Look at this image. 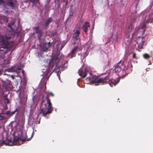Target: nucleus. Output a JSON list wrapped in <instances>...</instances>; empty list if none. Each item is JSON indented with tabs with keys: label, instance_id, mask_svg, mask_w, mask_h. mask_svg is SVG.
I'll return each mask as SVG.
<instances>
[{
	"label": "nucleus",
	"instance_id": "16",
	"mask_svg": "<svg viewBox=\"0 0 153 153\" xmlns=\"http://www.w3.org/2000/svg\"><path fill=\"white\" fill-rule=\"evenodd\" d=\"M52 22V19L51 17H50L48 18L45 24V28H47V27L49 26L50 23Z\"/></svg>",
	"mask_w": 153,
	"mask_h": 153
},
{
	"label": "nucleus",
	"instance_id": "29",
	"mask_svg": "<svg viewBox=\"0 0 153 153\" xmlns=\"http://www.w3.org/2000/svg\"><path fill=\"white\" fill-rule=\"evenodd\" d=\"M59 55L58 54H56V55L54 56L53 57V59L55 60H56L59 59Z\"/></svg>",
	"mask_w": 153,
	"mask_h": 153
},
{
	"label": "nucleus",
	"instance_id": "41",
	"mask_svg": "<svg viewBox=\"0 0 153 153\" xmlns=\"http://www.w3.org/2000/svg\"><path fill=\"white\" fill-rule=\"evenodd\" d=\"M53 65H53H53H52V67H53Z\"/></svg>",
	"mask_w": 153,
	"mask_h": 153
},
{
	"label": "nucleus",
	"instance_id": "28",
	"mask_svg": "<svg viewBox=\"0 0 153 153\" xmlns=\"http://www.w3.org/2000/svg\"><path fill=\"white\" fill-rule=\"evenodd\" d=\"M143 56L144 58L146 59H147L149 58L150 56L148 54L145 53L143 55Z\"/></svg>",
	"mask_w": 153,
	"mask_h": 153
},
{
	"label": "nucleus",
	"instance_id": "21",
	"mask_svg": "<svg viewBox=\"0 0 153 153\" xmlns=\"http://www.w3.org/2000/svg\"><path fill=\"white\" fill-rule=\"evenodd\" d=\"M134 27L133 26V24H131L128 26L127 30L129 33L132 32V30H133Z\"/></svg>",
	"mask_w": 153,
	"mask_h": 153
},
{
	"label": "nucleus",
	"instance_id": "23",
	"mask_svg": "<svg viewBox=\"0 0 153 153\" xmlns=\"http://www.w3.org/2000/svg\"><path fill=\"white\" fill-rule=\"evenodd\" d=\"M30 2L33 3V5H35L37 3H39V0H29Z\"/></svg>",
	"mask_w": 153,
	"mask_h": 153
},
{
	"label": "nucleus",
	"instance_id": "9",
	"mask_svg": "<svg viewBox=\"0 0 153 153\" xmlns=\"http://www.w3.org/2000/svg\"><path fill=\"white\" fill-rule=\"evenodd\" d=\"M87 72V70L85 69L83 70L82 68H80L78 71L79 75L83 78H85L86 76Z\"/></svg>",
	"mask_w": 153,
	"mask_h": 153
},
{
	"label": "nucleus",
	"instance_id": "22",
	"mask_svg": "<svg viewBox=\"0 0 153 153\" xmlns=\"http://www.w3.org/2000/svg\"><path fill=\"white\" fill-rule=\"evenodd\" d=\"M10 101L8 98H7V95H5L4 98V103L5 104H7L9 103Z\"/></svg>",
	"mask_w": 153,
	"mask_h": 153
},
{
	"label": "nucleus",
	"instance_id": "24",
	"mask_svg": "<svg viewBox=\"0 0 153 153\" xmlns=\"http://www.w3.org/2000/svg\"><path fill=\"white\" fill-rule=\"evenodd\" d=\"M146 22L144 21L140 25L141 27L142 28H144L146 27Z\"/></svg>",
	"mask_w": 153,
	"mask_h": 153
},
{
	"label": "nucleus",
	"instance_id": "2",
	"mask_svg": "<svg viewBox=\"0 0 153 153\" xmlns=\"http://www.w3.org/2000/svg\"><path fill=\"white\" fill-rule=\"evenodd\" d=\"M91 77L89 78L88 77L86 78V79L91 81L90 82L91 84H95L96 85H98L100 84H104L106 83L107 82V80L109 79L108 76L101 77L98 76H94L92 77V80H91Z\"/></svg>",
	"mask_w": 153,
	"mask_h": 153
},
{
	"label": "nucleus",
	"instance_id": "1",
	"mask_svg": "<svg viewBox=\"0 0 153 153\" xmlns=\"http://www.w3.org/2000/svg\"><path fill=\"white\" fill-rule=\"evenodd\" d=\"M54 96V94L52 92L48 93L45 99L42 100L40 105V114H42L43 116L45 117L47 114L52 112L53 109L49 97H53Z\"/></svg>",
	"mask_w": 153,
	"mask_h": 153
},
{
	"label": "nucleus",
	"instance_id": "19",
	"mask_svg": "<svg viewBox=\"0 0 153 153\" xmlns=\"http://www.w3.org/2000/svg\"><path fill=\"white\" fill-rule=\"evenodd\" d=\"M80 33V31L79 30H76L75 32L74 38L76 40H78L79 39V36Z\"/></svg>",
	"mask_w": 153,
	"mask_h": 153
},
{
	"label": "nucleus",
	"instance_id": "11",
	"mask_svg": "<svg viewBox=\"0 0 153 153\" xmlns=\"http://www.w3.org/2000/svg\"><path fill=\"white\" fill-rule=\"evenodd\" d=\"M144 38L142 37H140L137 40V44L138 45L139 48H142L144 41H143V39Z\"/></svg>",
	"mask_w": 153,
	"mask_h": 153
},
{
	"label": "nucleus",
	"instance_id": "13",
	"mask_svg": "<svg viewBox=\"0 0 153 153\" xmlns=\"http://www.w3.org/2000/svg\"><path fill=\"white\" fill-rule=\"evenodd\" d=\"M119 81L120 79H118L117 81L113 79L109 80L108 81V83L111 87H112L113 86L116 85L119 82Z\"/></svg>",
	"mask_w": 153,
	"mask_h": 153
},
{
	"label": "nucleus",
	"instance_id": "15",
	"mask_svg": "<svg viewBox=\"0 0 153 153\" xmlns=\"http://www.w3.org/2000/svg\"><path fill=\"white\" fill-rule=\"evenodd\" d=\"M49 72V69H47V70H46L45 74L43 76V78H44L45 80V84H46V82L47 81L49 77L51 74H51H50L48 76V75Z\"/></svg>",
	"mask_w": 153,
	"mask_h": 153
},
{
	"label": "nucleus",
	"instance_id": "31",
	"mask_svg": "<svg viewBox=\"0 0 153 153\" xmlns=\"http://www.w3.org/2000/svg\"><path fill=\"white\" fill-rule=\"evenodd\" d=\"M131 23H135L136 22V18H132L131 20Z\"/></svg>",
	"mask_w": 153,
	"mask_h": 153
},
{
	"label": "nucleus",
	"instance_id": "14",
	"mask_svg": "<svg viewBox=\"0 0 153 153\" xmlns=\"http://www.w3.org/2000/svg\"><path fill=\"white\" fill-rule=\"evenodd\" d=\"M114 65L119 68H121V70L123 69V68H125V67H126L125 65L124 64V62H122L121 61H119Z\"/></svg>",
	"mask_w": 153,
	"mask_h": 153
},
{
	"label": "nucleus",
	"instance_id": "32",
	"mask_svg": "<svg viewBox=\"0 0 153 153\" xmlns=\"http://www.w3.org/2000/svg\"><path fill=\"white\" fill-rule=\"evenodd\" d=\"M10 113H11L10 111L8 110V111H7L5 112V114L7 115H8L9 116H10Z\"/></svg>",
	"mask_w": 153,
	"mask_h": 153
},
{
	"label": "nucleus",
	"instance_id": "34",
	"mask_svg": "<svg viewBox=\"0 0 153 153\" xmlns=\"http://www.w3.org/2000/svg\"><path fill=\"white\" fill-rule=\"evenodd\" d=\"M84 57H86V56H87V55L88 54V52H87V50L86 51H85V52H84Z\"/></svg>",
	"mask_w": 153,
	"mask_h": 153
},
{
	"label": "nucleus",
	"instance_id": "39",
	"mask_svg": "<svg viewBox=\"0 0 153 153\" xmlns=\"http://www.w3.org/2000/svg\"><path fill=\"white\" fill-rule=\"evenodd\" d=\"M8 26L9 27H10V24H9L8 25Z\"/></svg>",
	"mask_w": 153,
	"mask_h": 153
},
{
	"label": "nucleus",
	"instance_id": "40",
	"mask_svg": "<svg viewBox=\"0 0 153 153\" xmlns=\"http://www.w3.org/2000/svg\"><path fill=\"white\" fill-rule=\"evenodd\" d=\"M22 73H23H23H24V71H23V70L22 71Z\"/></svg>",
	"mask_w": 153,
	"mask_h": 153
},
{
	"label": "nucleus",
	"instance_id": "6",
	"mask_svg": "<svg viewBox=\"0 0 153 153\" xmlns=\"http://www.w3.org/2000/svg\"><path fill=\"white\" fill-rule=\"evenodd\" d=\"M4 7L7 8L8 7L11 9H13L16 8V4L13 2V0H8L7 2H6Z\"/></svg>",
	"mask_w": 153,
	"mask_h": 153
},
{
	"label": "nucleus",
	"instance_id": "8",
	"mask_svg": "<svg viewBox=\"0 0 153 153\" xmlns=\"http://www.w3.org/2000/svg\"><path fill=\"white\" fill-rule=\"evenodd\" d=\"M128 68L127 67H125L123 69L120 71V72L117 74L120 78H123L127 74L126 71L127 70Z\"/></svg>",
	"mask_w": 153,
	"mask_h": 153
},
{
	"label": "nucleus",
	"instance_id": "43",
	"mask_svg": "<svg viewBox=\"0 0 153 153\" xmlns=\"http://www.w3.org/2000/svg\"><path fill=\"white\" fill-rule=\"evenodd\" d=\"M146 80H147V79H146Z\"/></svg>",
	"mask_w": 153,
	"mask_h": 153
},
{
	"label": "nucleus",
	"instance_id": "25",
	"mask_svg": "<svg viewBox=\"0 0 153 153\" xmlns=\"http://www.w3.org/2000/svg\"><path fill=\"white\" fill-rule=\"evenodd\" d=\"M7 47V45H6V47H5L4 45H0V52L3 51L4 49L6 48Z\"/></svg>",
	"mask_w": 153,
	"mask_h": 153
},
{
	"label": "nucleus",
	"instance_id": "5",
	"mask_svg": "<svg viewBox=\"0 0 153 153\" xmlns=\"http://www.w3.org/2000/svg\"><path fill=\"white\" fill-rule=\"evenodd\" d=\"M1 86L6 90H11L14 88L11 81L7 79L5 81L2 80L1 81Z\"/></svg>",
	"mask_w": 153,
	"mask_h": 153
},
{
	"label": "nucleus",
	"instance_id": "20",
	"mask_svg": "<svg viewBox=\"0 0 153 153\" xmlns=\"http://www.w3.org/2000/svg\"><path fill=\"white\" fill-rule=\"evenodd\" d=\"M48 50V48H47L45 46H43L42 47L40 50L39 52V54H42L44 52Z\"/></svg>",
	"mask_w": 153,
	"mask_h": 153
},
{
	"label": "nucleus",
	"instance_id": "17",
	"mask_svg": "<svg viewBox=\"0 0 153 153\" xmlns=\"http://www.w3.org/2000/svg\"><path fill=\"white\" fill-rule=\"evenodd\" d=\"M1 24H6L8 22V20L7 17L5 16L2 17L0 20Z\"/></svg>",
	"mask_w": 153,
	"mask_h": 153
},
{
	"label": "nucleus",
	"instance_id": "42",
	"mask_svg": "<svg viewBox=\"0 0 153 153\" xmlns=\"http://www.w3.org/2000/svg\"><path fill=\"white\" fill-rule=\"evenodd\" d=\"M14 24V23H13L12 25H13Z\"/></svg>",
	"mask_w": 153,
	"mask_h": 153
},
{
	"label": "nucleus",
	"instance_id": "38",
	"mask_svg": "<svg viewBox=\"0 0 153 153\" xmlns=\"http://www.w3.org/2000/svg\"><path fill=\"white\" fill-rule=\"evenodd\" d=\"M11 77L13 79H14V77L13 75H12Z\"/></svg>",
	"mask_w": 153,
	"mask_h": 153
},
{
	"label": "nucleus",
	"instance_id": "30",
	"mask_svg": "<svg viewBox=\"0 0 153 153\" xmlns=\"http://www.w3.org/2000/svg\"><path fill=\"white\" fill-rule=\"evenodd\" d=\"M6 2H4L3 0H0V5H2L4 7L5 6Z\"/></svg>",
	"mask_w": 153,
	"mask_h": 153
},
{
	"label": "nucleus",
	"instance_id": "3",
	"mask_svg": "<svg viewBox=\"0 0 153 153\" xmlns=\"http://www.w3.org/2000/svg\"><path fill=\"white\" fill-rule=\"evenodd\" d=\"M8 33L9 34L6 33L5 38L1 35L0 36V45H4L5 47H6V45L8 43L7 40L10 39L12 37V35L11 34V33L9 32Z\"/></svg>",
	"mask_w": 153,
	"mask_h": 153
},
{
	"label": "nucleus",
	"instance_id": "36",
	"mask_svg": "<svg viewBox=\"0 0 153 153\" xmlns=\"http://www.w3.org/2000/svg\"><path fill=\"white\" fill-rule=\"evenodd\" d=\"M133 58H136V54L135 53H133Z\"/></svg>",
	"mask_w": 153,
	"mask_h": 153
},
{
	"label": "nucleus",
	"instance_id": "12",
	"mask_svg": "<svg viewBox=\"0 0 153 153\" xmlns=\"http://www.w3.org/2000/svg\"><path fill=\"white\" fill-rule=\"evenodd\" d=\"M78 48V46H75L72 50L71 53H70L68 56L71 58H72L74 57L75 56L76 53L75 52L76 51Z\"/></svg>",
	"mask_w": 153,
	"mask_h": 153
},
{
	"label": "nucleus",
	"instance_id": "33",
	"mask_svg": "<svg viewBox=\"0 0 153 153\" xmlns=\"http://www.w3.org/2000/svg\"><path fill=\"white\" fill-rule=\"evenodd\" d=\"M17 111V109H16L14 111H12V112H11L10 113V116H11L15 114V112Z\"/></svg>",
	"mask_w": 153,
	"mask_h": 153
},
{
	"label": "nucleus",
	"instance_id": "35",
	"mask_svg": "<svg viewBox=\"0 0 153 153\" xmlns=\"http://www.w3.org/2000/svg\"><path fill=\"white\" fill-rule=\"evenodd\" d=\"M61 0H54L55 2L56 3V2L58 3L59 4V1H60Z\"/></svg>",
	"mask_w": 153,
	"mask_h": 153
},
{
	"label": "nucleus",
	"instance_id": "18",
	"mask_svg": "<svg viewBox=\"0 0 153 153\" xmlns=\"http://www.w3.org/2000/svg\"><path fill=\"white\" fill-rule=\"evenodd\" d=\"M113 71L117 74H118L122 70L121 68H119L116 66L114 65L113 67Z\"/></svg>",
	"mask_w": 153,
	"mask_h": 153
},
{
	"label": "nucleus",
	"instance_id": "7",
	"mask_svg": "<svg viewBox=\"0 0 153 153\" xmlns=\"http://www.w3.org/2000/svg\"><path fill=\"white\" fill-rule=\"evenodd\" d=\"M33 29H35V33L37 34V37L39 40L40 41L41 40V37L42 34L41 30L39 29V26L33 28Z\"/></svg>",
	"mask_w": 153,
	"mask_h": 153
},
{
	"label": "nucleus",
	"instance_id": "27",
	"mask_svg": "<svg viewBox=\"0 0 153 153\" xmlns=\"http://www.w3.org/2000/svg\"><path fill=\"white\" fill-rule=\"evenodd\" d=\"M7 143H6V141L4 140H3L2 141L0 142V147L2 146L4 144H5L6 145Z\"/></svg>",
	"mask_w": 153,
	"mask_h": 153
},
{
	"label": "nucleus",
	"instance_id": "4",
	"mask_svg": "<svg viewBox=\"0 0 153 153\" xmlns=\"http://www.w3.org/2000/svg\"><path fill=\"white\" fill-rule=\"evenodd\" d=\"M26 138H23V137H15L14 138L13 140V141L11 139L8 140L7 141H6V143H7V145H11L12 144L14 145H17L18 144V142L19 140L23 141H25L27 140Z\"/></svg>",
	"mask_w": 153,
	"mask_h": 153
},
{
	"label": "nucleus",
	"instance_id": "37",
	"mask_svg": "<svg viewBox=\"0 0 153 153\" xmlns=\"http://www.w3.org/2000/svg\"><path fill=\"white\" fill-rule=\"evenodd\" d=\"M147 22H150L151 23H152V21H150L148 19V20H147Z\"/></svg>",
	"mask_w": 153,
	"mask_h": 153
},
{
	"label": "nucleus",
	"instance_id": "10",
	"mask_svg": "<svg viewBox=\"0 0 153 153\" xmlns=\"http://www.w3.org/2000/svg\"><path fill=\"white\" fill-rule=\"evenodd\" d=\"M90 27V24L89 22H85L82 27L83 30L85 32V34H87V31L88 30V28Z\"/></svg>",
	"mask_w": 153,
	"mask_h": 153
},
{
	"label": "nucleus",
	"instance_id": "26",
	"mask_svg": "<svg viewBox=\"0 0 153 153\" xmlns=\"http://www.w3.org/2000/svg\"><path fill=\"white\" fill-rule=\"evenodd\" d=\"M68 65V63L67 62H65L62 65H61V66L62 68H66L67 66Z\"/></svg>",
	"mask_w": 153,
	"mask_h": 153
}]
</instances>
